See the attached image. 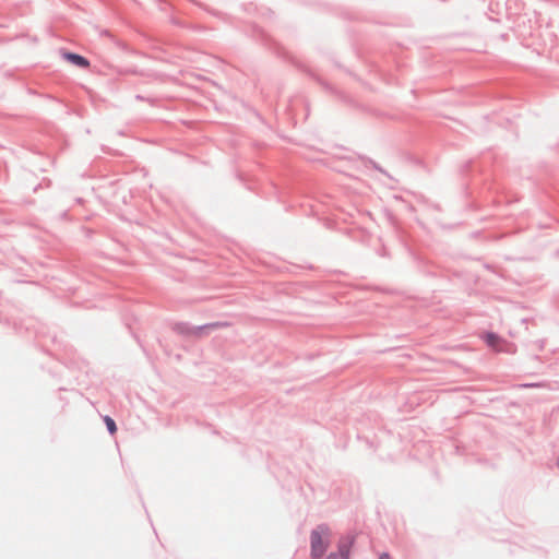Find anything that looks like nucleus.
<instances>
[{"instance_id":"f257e3e1","label":"nucleus","mask_w":559,"mask_h":559,"mask_svg":"<svg viewBox=\"0 0 559 559\" xmlns=\"http://www.w3.org/2000/svg\"><path fill=\"white\" fill-rule=\"evenodd\" d=\"M331 531L328 526L320 525L311 532V557L319 559L326 551L330 544Z\"/></svg>"},{"instance_id":"f03ea898","label":"nucleus","mask_w":559,"mask_h":559,"mask_svg":"<svg viewBox=\"0 0 559 559\" xmlns=\"http://www.w3.org/2000/svg\"><path fill=\"white\" fill-rule=\"evenodd\" d=\"M62 56L67 61L71 62L72 64H74L76 67H80V68H88L90 67V61L80 55H76L73 52H63Z\"/></svg>"},{"instance_id":"7ed1b4c3","label":"nucleus","mask_w":559,"mask_h":559,"mask_svg":"<svg viewBox=\"0 0 559 559\" xmlns=\"http://www.w3.org/2000/svg\"><path fill=\"white\" fill-rule=\"evenodd\" d=\"M486 344L496 352L502 350L503 341L493 333H486L484 336Z\"/></svg>"},{"instance_id":"20e7f679","label":"nucleus","mask_w":559,"mask_h":559,"mask_svg":"<svg viewBox=\"0 0 559 559\" xmlns=\"http://www.w3.org/2000/svg\"><path fill=\"white\" fill-rule=\"evenodd\" d=\"M353 545V539L352 538H347V539H344L341 542L340 546H338V557L341 559H349V549Z\"/></svg>"},{"instance_id":"39448f33","label":"nucleus","mask_w":559,"mask_h":559,"mask_svg":"<svg viewBox=\"0 0 559 559\" xmlns=\"http://www.w3.org/2000/svg\"><path fill=\"white\" fill-rule=\"evenodd\" d=\"M104 421H105V424H106V426H107V428H108L109 432H110L111 435L116 433V431H117V426H116V424H115L114 419H112L111 417H109V416H105V417H104Z\"/></svg>"},{"instance_id":"423d86ee","label":"nucleus","mask_w":559,"mask_h":559,"mask_svg":"<svg viewBox=\"0 0 559 559\" xmlns=\"http://www.w3.org/2000/svg\"><path fill=\"white\" fill-rule=\"evenodd\" d=\"M379 559H391L389 554H382Z\"/></svg>"},{"instance_id":"0eeeda50","label":"nucleus","mask_w":559,"mask_h":559,"mask_svg":"<svg viewBox=\"0 0 559 559\" xmlns=\"http://www.w3.org/2000/svg\"><path fill=\"white\" fill-rule=\"evenodd\" d=\"M326 559H336V554H331Z\"/></svg>"},{"instance_id":"6e6552de","label":"nucleus","mask_w":559,"mask_h":559,"mask_svg":"<svg viewBox=\"0 0 559 559\" xmlns=\"http://www.w3.org/2000/svg\"><path fill=\"white\" fill-rule=\"evenodd\" d=\"M336 559H341V558L336 555Z\"/></svg>"}]
</instances>
